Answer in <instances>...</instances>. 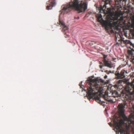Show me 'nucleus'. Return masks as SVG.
I'll return each instance as SVG.
<instances>
[{"instance_id": "1", "label": "nucleus", "mask_w": 134, "mask_h": 134, "mask_svg": "<svg viewBox=\"0 0 134 134\" xmlns=\"http://www.w3.org/2000/svg\"><path fill=\"white\" fill-rule=\"evenodd\" d=\"M110 1L109 0H106L103 2L100 7L97 8L99 10V12L104 13L105 15L108 14L107 16V20L104 21L103 25L105 27L106 30H108L109 28L111 29L113 28L117 29L118 28V21H114L118 19L120 17V14L118 13H115L112 12L110 9L107 8V10L105 9L110 5Z\"/></svg>"}, {"instance_id": "2", "label": "nucleus", "mask_w": 134, "mask_h": 134, "mask_svg": "<svg viewBox=\"0 0 134 134\" xmlns=\"http://www.w3.org/2000/svg\"><path fill=\"white\" fill-rule=\"evenodd\" d=\"M87 4L86 0H71L68 4L65 6L60 11L61 14H67L73 9H74L79 13L84 12L87 9Z\"/></svg>"}, {"instance_id": "3", "label": "nucleus", "mask_w": 134, "mask_h": 134, "mask_svg": "<svg viewBox=\"0 0 134 134\" xmlns=\"http://www.w3.org/2000/svg\"><path fill=\"white\" fill-rule=\"evenodd\" d=\"M89 82L88 84L87 88V97L88 99H90L92 98L94 96L95 98L97 101L99 103L101 102L100 97L98 96H95L97 94L96 91H98L99 92L100 91V87L96 82L97 80L96 79H92L89 78L88 80Z\"/></svg>"}, {"instance_id": "4", "label": "nucleus", "mask_w": 134, "mask_h": 134, "mask_svg": "<svg viewBox=\"0 0 134 134\" xmlns=\"http://www.w3.org/2000/svg\"><path fill=\"white\" fill-rule=\"evenodd\" d=\"M132 93L134 94V79L131 83L127 85L124 90H122L120 92L114 91L112 92V95L114 98L120 97L127 100Z\"/></svg>"}, {"instance_id": "5", "label": "nucleus", "mask_w": 134, "mask_h": 134, "mask_svg": "<svg viewBox=\"0 0 134 134\" xmlns=\"http://www.w3.org/2000/svg\"><path fill=\"white\" fill-rule=\"evenodd\" d=\"M124 107V106L122 104H119L118 106V108L121 114V116L124 121H127L128 122H132V120L131 116H129V117H127L124 114L123 110Z\"/></svg>"}, {"instance_id": "6", "label": "nucleus", "mask_w": 134, "mask_h": 134, "mask_svg": "<svg viewBox=\"0 0 134 134\" xmlns=\"http://www.w3.org/2000/svg\"><path fill=\"white\" fill-rule=\"evenodd\" d=\"M117 70L115 72V78L116 79H122L125 77V74H127V71L124 70H122L119 72L118 71L119 68H117Z\"/></svg>"}, {"instance_id": "7", "label": "nucleus", "mask_w": 134, "mask_h": 134, "mask_svg": "<svg viewBox=\"0 0 134 134\" xmlns=\"http://www.w3.org/2000/svg\"><path fill=\"white\" fill-rule=\"evenodd\" d=\"M114 122L116 129L118 130L120 134H124L125 132V130L122 127V124L120 121H116L115 120H114Z\"/></svg>"}, {"instance_id": "8", "label": "nucleus", "mask_w": 134, "mask_h": 134, "mask_svg": "<svg viewBox=\"0 0 134 134\" xmlns=\"http://www.w3.org/2000/svg\"><path fill=\"white\" fill-rule=\"evenodd\" d=\"M59 25H60V26H62L63 28L62 31L63 32H64V35H65L66 34V32L65 31L68 29V28L67 26L65 25L63 22L60 20H59ZM69 36V35H65V38L68 37Z\"/></svg>"}, {"instance_id": "9", "label": "nucleus", "mask_w": 134, "mask_h": 134, "mask_svg": "<svg viewBox=\"0 0 134 134\" xmlns=\"http://www.w3.org/2000/svg\"><path fill=\"white\" fill-rule=\"evenodd\" d=\"M55 0H49L47 3V5L46 7L47 10L51 9L53 7L56 5Z\"/></svg>"}, {"instance_id": "10", "label": "nucleus", "mask_w": 134, "mask_h": 134, "mask_svg": "<svg viewBox=\"0 0 134 134\" xmlns=\"http://www.w3.org/2000/svg\"><path fill=\"white\" fill-rule=\"evenodd\" d=\"M133 52H134V50L132 49L131 50H128L127 52L129 56L131 57V62L134 63V54L133 53Z\"/></svg>"}, {"instance_id": "11", "label": "nucleus", "mask_w": 134, "mask_h": 134, "mask_svg": "<svg viewBox=\"0 0 134 134\" xmlns=\"http://www.w3.org/2000/svg\"><path fill=\"white\" fill-rule=\"evenodd\" d=\"M127 0H115V4L119 5L120 6H124L126 5Z\"/></svg>"}, {"instance_id": "12", "label": "nucleus", "mask_w": 134, "mask_h": 134, "mask_svg": "<svg viewBox=\"0 0 134 134\" xmlns=\"http://www.w3.org/2000/svg\"><path fill=\"white\" fill-rule=\"evenodd\" d=\"M103 62L104 63V66L108 67L109 68H111L112 66L111 64L109 63V61L108 60H103Z\"/></svg>"}, {"instance_id": "13", "label": "nucleus", "mask_w": 134, "mask_h": 134, "mask_svg": "<svg viewBox=\"0 0 134 134\" xmlns=\"http://www.w3.org/2000/svg\"><path fill=\"white\" fill-rule=\"evenodd\" d=\"M118 42H116V44H122V42L124 43H126L128 41V40H124L121 39H120L118 40Z\"/></svg>"}, {"instance_id": "14", "label": "nucleus", "mask_w": 134, "mask_h": 134, "mask_svg": "<svg viewBox=\"0 0 134 134\" xmlns=\"http://www.w3.org/2000/svg\"><path fill=\"white\" fill-rule=\"evenodd\" d=\"M102 15L100 14L98 16H97V18L98 21L99 22L101 23L102 21H103L102 24H103V21L104 20L102 19Z\"/></svg>"}, {"instance_id": "15", "label": "nucleus", "mask_w": 134, "mask_h": 134, "mask_svg": "<svg viewBox=\"0 0 134 134\" xmlns=\"http://www.w3.org/2000/svg\"><path fill=\"white\" fill-rule=\"evenodd\" d=\"M99 63L101 65H100L99 66V68L100 69H102L103 67L104 66V64L102 62H99Z\"/></svg>"}, {"instance_id": "16", "label": "nucleus", "mask_w": 134, "mask_h": 134, "mask_svg": "<svg viewBox=\"0 0 134 134\" xmlns=\"http://www.w3.org/2000/svg\"><path fill=\"white\" fill-rule=\"evenodd\" d=\"M117 82L118 83L120 84L122 83V80H118Z\"/></svg>"}, {"instance_id": "17", "label": "nucleus", "mask_w": 134, "mask_h": 134, "mask_svg": "<svg viewBox=\"0 0 134 134\" xmlns=\"http://www.w3.org/2000/svg\"><path fill=\"white\" fill-rule=\"evenodd\" d=\"M107 55H103V60H106L105 58L107 57Z\"/></svg>"}, {"instance_id": "18", "label": "nucleus", "mask_w": 134, "mask_h": 134, "mask_svg": "<svg viewBox=\"0 0 134 134\" xmlns=\"http://www.w3.org/2000/svg\"><path fill=\"white\" fill-rule=\"evenodd\" d=\"M99 81H100V82H101L102 83H104V81L103 80H102L101 79H100Z\"/></svg>"}, {"instance_id": "19", "label": "nucleus", "mask_w": 134, "mask_h": 134, "mask_svg": "<svg viewBox=\"0 0 134 134\" xmlns=\"http://www.w3.org/2000/svg\"><path fill=\"white\" fill-rule=\"evenodd\" d=\"M105 72H106L107 74H109L110 73V72L107 70H106L105 71Z\"/></svg>"}, {"instance_id": "20", "label": "nucleus", "mask_w": 134, "mask_h": 134, "mask_svg": "<svg viewBox=\"0 0 134 134\" xmlns=\"http://www.w3.org/2000/svg\"><path fill=\"white\" fill-rule=\"evenodd\" d=\"M130 45L132 46L133 47H134V44H132V43H130Z\"/></svg>"}, {"instance_id": "21", "label": "nucleus", "mask_w": 134, "mask_h": 134, "mask_svg": "<svg viewBox=\"0 0 134 134\" xmlns=\"http://www.w3.org/2000/svg\"><path fill=\"white\" fill-rule=\"evenodd\" d=\"M74 18L75 19H79V17L78 16L77 17H74Z\"/></svg>"}, {"instance_id": "22", "label": "nucleus", "mask_w": 134, "mask_h": 134, "mask_svg": "<svg viewBox=\"0 0 134 134\" xmlns=\"http://www.w3.org/2000/svg\"><path fill=\"white\" fill-rule=\"evenodd\" d=\"M92 13V12H88V14L89 15L90 14H91Z\"/></svg>"}, {"instance_id": "23", "label": "nucleus", "mask_w": 134, "mask_h": 134, "mask_svg": "<svg viewBox=\"0 0 134 134\" xmlns=\"http://www.w3.org/2000/svg\"><path fill=\"white\" fill-rule=\"evenodd\" d=\"M107 75H105V76H104V78L105 79H106L107 78Z\"/></svg>"}, {"instance_id": "24", "label": "nucleus", "mask_w": 134, "mask_h": 134, "mask_svg": "<svg viewBox=\"0 0 134 134\" xmlns=\"http://www.w3.org/2000/svg\"><path fill=\"white\" fill-rule=\"evenodd\" d=\"M89 15L88 14H87L85 15V16L88 17L89 16Z\"/></svg>"}, {"instance_id": "25", "label": "nucleus", "mask_w": 134, "mask_h": 134, "mask_svg": "<svg viewBox=\"0 0 134 134\" xmlns=\"http://www.w3.org/2000/svg\"><path fill=\"white\" fill-rule=\"evenodd\" d=\"M109 72H110V73H114V71H112V72H111V71H109Z\"/></svg>"}, {"instance_id": "26", "label": "nucleus", "mask_w": 134, "mask_h": 134, "mask_svg": "<svg viewBox=\"0 0 134 134\" xmlns=\"http://www.w3.org/2000/svg\"><path fill=\"white\" fill-rule=\"evenodd\" d=\"M124 134H129V133L127 132V131L126 132V133H125H125H124Z\"/></svg>"}, {"instance_id": "27", "label": "nucleus", "mask_w": 134, "mask_h": 134, "mask_svg": "<svg viewBox=\"0 0 134 134\" xmlns=\"http://www.w3.org/2000/svg\"><path fill=\"white\" fill-rule=\"evenodd\" d=\"M120 20H122L123 19V18L122 17H121L120 18Z\"/></svg>"}, {"instance_id": "28", "label": "nucleus", "mask_w": 134, "mask_h": 134, "mask_svg": "<svg viewBox=\"0 0 134 134\" xmlns=\"http://www.w3.org/2000/svg\"><path fill=\"white\" fill-rule=\"evenodd\" d=\"M112 100H108V101L109 102H111Z\"/></svg>"}, {"instance_id": "29", "label": "nucleus", "mask_w": 134, "mask_h": 134, "mask_svg": "<svg viewBox=\"0 0 134 134\" xmlns=\"http://www.w3.org/2000/svg\"><path fill=\"white\" fill-rule=\"evenodd\" d=\"M109 125L111 126V125H112V124L111 123H110Z\"/></svg>"}, {"instance_id": "30", "label": "nucleus", "mask_w": 134, "mask_h": 134, "mask_svg": "<svg viewBox=\"0 0 134 134\" xmlns=\"http://www.w3.org/2000/svg\"><path fill=\"white\" fill-rule=\"evenodd\" d=\"M133 108H134V106L133 105Z\"/></svg>"}, {"instance_id": "31", "label": "nucleus", "mask_w": 134, "mask_h": 134, "mask_svg": "<svg viewBox=\"0 0 134 134\" xmlns=\"http://www.w3.org/2000/svg\"><path fill=\"white\" fill-rule=\"evenodd\" d=\"M112 32H113V30H112Z\"/></svg>"}]
</instances>
